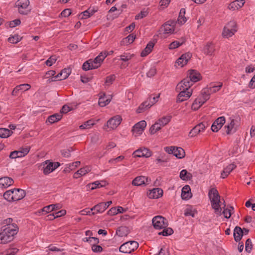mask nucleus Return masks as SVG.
<instances>
[{"label":"nucleus","instance_id":"8","mask_svg":"<svg viewBox=\"0 0 255 255\" xmlns=\"http://www.w3.org/2000/svg\"><path fill=\"white\" fill-rule=\"evenodd\" d=\"M236 23L234 21H230L227 25L224 27L222 35L224 37H229L234 34L237 31L236 29Z\"/></svg>","mask_w":255,"mask_h":255},{"label":"nucleus","instance_id":"3","mask_svg":"<svg viewBox=\"0 0 255 255\" xmlns=\"http://www.w3.org/2000/svg\"><path fill=\"white\" fill-rule=\"evenodd\" d=\"M171 119V116L163 117L159 119L150 128L149 131L151 134H154L156 131L160 130L161 127L165 126L168 124Z\"/></svg>","mask_w":255,"mask_h":255},{"label":"nucleus","instance_id":"58","mask_svg":"<svg viewBox=\"0 0 255 255\" xmlns=\"http://www.w3.org/2000/svg\"><path fill=\"white\" fill-rule=\"evenodd\" d=\"M200 99H195L192 105L191 108L193 110L196 111L198 110L201 106L202 105V104L199 101Z\"/></svg>","mask_w":255,"mask_h":255},{"label":"nucleus","instance_id":"38","mask_svg":"<svg viewBox=\"0 0 255 255\" xmlns=\"http://www.w3.org/2000/svg\"><path fill=\"white\" fill-rule=\"evenodd\" d=\"M59 209V206L58 204H51L48 206H46L43 207L39 213L40 212H45L46 213H48L50 212L53 211L54 210H58Z\"/></svg>","mask_w":255,"mask_h":255},{"label":"nucleus","instance_id":"44","mask_svg":"<svg viewBox=\"0 0 255 255\" xmlns=\"http://www.w3.org/2000/svg\"><path fill=\"white\" fill-rule=\"evenodd\" d=\"M234 126L235 121L234 120H232L229 124L225 126L224 128L226 129V132L227 134H230L232 132H235L236 131V129L234 128Z\"/></svg>","mask_w":255,"mask_h":255},{"label":"nucleus","instance_id":"37","mask_svg":"<svg viewBox=\"0 0 255 255\" xmlns=\"http://www.w3.org/2000/svg\"><path fill=\"white\" fill-rule=\"evenodd\" d=\"M97 68V66H94L92 62V59H89L85 62L82 65L83 70L88 71L91 69H95Z\"/></svg>","mask_w":255,"mask_h":255},{"label":"nucleus","instance_id":"21","mask_svg":"<svg viewBox=\"0 0 255 255\" xmlns=\"http://www.w3.org/2000/svg\"><path fill=\"white\" fill-rule=\"evenodd\" d=\"M13 183V180L10 177L5 176L0 178V188H7L12 185Z\"/></svg>","mask_w":255,"mask_h":255},{"label":"nucleus","instance_id":"19","mask_svg":"<svg viewBox=\"0 0 255 255\" xmlns=\"http://www.w3.org/2000/svg\"><path fill=\"white\" fill-rule=\"evenodd\" d=\"M203 52L207 55L211 56L214 54L215 51V45L212 42H207L202 49Z\"/></svg>","mask_w":255,"mask_h":255},{"label":"nucleus","instance_id":"2","mask_svg":"<svg viewBox=\"0 0 255 255\" xmlns=\"http://www.w3.org/2000/svg\"><path fill=\"white\" fill-rule=\"evenodd\" d=\"M208 195L212 207L215 210V213L221 215L222 208L220 203H221V201L218 191L216 189L213 188L209 190Z\"/></svg>","mask_w":255,"mask_h":255},{"label":"nucleus","instance_id":"28","mask_svg":"<svg viewBox=\"0 0 255 255\" xmlns=\"http://www.w3.org/2000/svg\"><path fill=\"white\" fill-rule=\"evenodd\" d=\"M208 90L203 89L201 91L200 95L196 98V99H200L199 101L202 105L210 99V96L208 93Z\"/></svg>","mask_w":255,"mask_h":255},{"label":"nucleus","instance_id":"24","mask_svg":"<svg viewBox=\"0 0 255 255\" xmlns=\"http://www.w3.org/2000/svg\"><path fill=\"white\" fill-rule=\"evenodd\" d=\"M244 3V0H236L230 3L228 8L232 11L236 10L241 8Z\"/></svg>","mask_w":255,"mask_h":255},{"label":"nucleus","instance_id":"42","mask_svg":"<svg viewBox=\"0 0 255 255\" xmlns=\"http://www.w3.org/2000/svg\"><path fill=\"white\" fill-rule=\"evenodd\" d=\"M185 38L182 37L180 41H174L169 45V49H174L182 45L185 42Z\"/></svg>","mask_w":255,"mask_h":255},{"label":"nucleus","instance_id":"45","mask_svg":"<svg viewBox=\"0 0 255 255\" xmlns=\"http://www.w3.org/2000/svg\"><path fill=\"white\" fill-rule=\"evenodd\" d=\"M13 132L7 128H0V138H7L12 134Z\"/></svg>","mask_w":255,"mask_h":255},{"label":"nucleus","instance_id":"60","mask_svg":"<svg viewBox=\"0 0 255 255\" xmlns=\"http://www.w3.org/2000/svg\"><path fill=\"white\" fill-rule=\"evenodd\" d=\"M72 151V148L63 149L61 151L62 155L64 157H69L71 155V152Z\"/></svg>","mask_w":255,"mask_h":255},{"label":"nucleus","instance_id":"36","mask_svg":"<svg viewBox=\"0 0 255 255\" xmlns=\"http://www.w3.org/2000/svg\"><path fill=\"white\" fill-rule=\"evenodd\" d=\"M49 160H46L45 161V164H43V173L45 175L48 174L54 170V168L53 167L52 162H49V163L47 164Z\"/></svg>","mask_w":255,"mask_h":255},{"label":"nucleus","instance_id":"63","mask_svg":"<svg viewBox=\"0 0 255 255\" xmlns=\"http://www.w3.org/2000/svg\"><path fill=\"white\" fill-rule=\"evenodd\" d=\"M21 23V21L19 19H16L12 21H9L8 22V26L10 27H14L17 25H19Z\"/></svg>","mask_w":255,"mask_h":255},{"label":"nucleus","instance_id":"12","mask_svg":"<svg viewBox=\"0 0 255 255\" xmlns=\"http://www.w3.org/2000/svg\"><path fill=\"white\" fill-rule=\"evenodd\" d=\"M150 179L144 176H139L135 177L132 181L134 186H142L148 185L150 182Z\"/></svg>","mask_w":255,"mask_h":255},{"label":"nucleus","instance_id":"17","mask_svg":"<svg viewBox=\"0 0 255 255\" xmlns=\"http://www.w3.org/2000/svg\"><path fill=\"white\" fill-rule=\"evenodd\" d=\"M188 74V76L187 78L188 79L189 81L191 82L192 84L194 83L198 82L201 79V76L200 73L196 70H190Z\"/></svg>","mask_w":255,"mask_h":255},{"label":"nucleus","instance_id":"53","mask_svg":"<svg viewBox=\"0 0 255 255\" xmlns=\"http://www.w3.org/2000/svg\"><path fill=\"white\" fill-rule=\"evenodd\" d=\"M163 230L162 232L158 233L159 235H162L163 236H167L171 235L173 233V231L171 228H163Z\"/></svg>","mask_w":255,"mask_h":255},{"label":"nucleus","instance_id":"52","mask_svg":"<svg viewBox=\"0 0 255 255\" xmlns=\"http://www.w3.org/2000/svg\"><path fill=\"white\" fill-rule=\"evenodd\" d=\"M21 38L22 37H20L18 35L15 34L14 35L11 36L10 37H9L8 38L7 40L9 42L14 44L17 43L19 41H20Z\"/></svg>","mask_w":255,"mask_h":255},{"label":"nucleus","instance_id":"5","mask_svg":"<svg viewBox=\"0 0 255 255\" xmlns=\"http://www.w3.org/2000/svg\"><path fill=\"white\" fill-rule=\"evenodd\" d=\"M29 5V0H18L15 2V6L18 8L19 13L23 15H26L30 11Z\"/></svg>","mask_w":255,"mask_h":255},{"label":"nucleus","instance_id":"55","mask_svg":"<svg viewBox=\"0 0 255 255\" xmlns=\"http://www.w3.org/2000/svg\"><path fill=\"white\" fill-rule=\"evenodd\" d=\"M253 249V245L252 243V241L250 239H248L247 240L245 243V250L247 252L250 253Z\"/></svg>","mask_w":255,"mask_h":255},{"label":"nucleus","instance_id":"34","mask_svg":"<svg viewBox=\"0 0 255 255\" xmlns=\"http://www.w3.org/2000/svg\"><path fill=\"white\" fill-rule=\"evenodd\" d=\"M222 83L221 82H219L217 84V85H211V86L210 87H206L204 88L206 90H208V93L209 94V95L212 93H216L217 91H219L221 88L222 87Z\"/></svg>","mask_w":255,"mask_h":255},{"label":"nucleus","instance_id":"62","mask_svg":"<svg viewBox=\"0 0 255 255\" xmlns=\"http://www.w3.org/2000/svg\"><path fill=\"white\" fill-rule=\"evenodd\" d=\"M56 61V59L55 56H51L45 62L46 65L51 66L53 64L55 63Z\"/></svg>","mask_w":255,"mask_h":255},{"label":"nucleus","instance_id":"35","mask_svg":"<svg viewBox=\"0 0 255 255\" xmlns=\"http://www.w3.org/2000/svg\"><path fill=\"white\" fill-rule=\"evenodd\" d=\"M80 164V162L78 161L67 164L63 170V172L64 173H69L71 171L74 170Z\"/></svg>","mask_w":255,"mask_h":255},{"label":"nucleus","instance_id":"9","mask_svg":"<svg viewBox=\"0 0 255 255\" xmlns=\"http://www.w3.org/2000/svg\"><path fill=\"white\" fill-rule=\"evenodd\" d=\"M152 151L146 147H141L135 151L132 154L134 157H149L152 155Z\"/></svg>","mask_w":255,"mask_h":255},{"label":"nucleus","instance_id":"43","mask_svg":"<svg viewBox=\"0 0 255 255\" xmlns=\"http://www.w3.org/2000/svg\"><path fill=\"white\" fill-rule=\"evenodd\" d=\"M151 107V105L150 103H148V101H146L143 102L140 106L138 107L137 109L136 110V112L137 113H141L143 112L146 110Z\"/></svg>","mask_w":255,"mask_h":255},{"label":"nucleus","instance_id":"48","mask_svg":"<svg viewBox=\"0 0 255 255\" xmlns=\"http://www.w3.org/2000/svg\"><path fill=\"white\" fill-rule=\"evenodd\" d=\"M197 214V211L196 209H193L191 206H189L187 208L184 212V215L185 216H190L192 217H194L196 214Z\"/></svg>","mask_w":255,"mask_h":255},{"label":"nucleus","instance_id":"61","mask_svg":"<svg viewBox=\"0 0 255 255\" xmlns=\"http://www.w3.org/2000/svg\"><path fill=\"white\" fill-rule=\"evenodd\" d=\"M89 10V9L84 11V12H83L81 13L82 14V18H83V19L87 18L90 17L91 15H93L95 12L94 10H92L91 12H90Z\"/></svg>","mask_w":255,"mask_h":255},{"label":"nucleus","instance_id":"51","mask_svg":"<svg viewBox=\"0 0 255 255\" xmlns=\"http://www.w3.org/2000/svg\"><path fill=\"white\" fill-rule=\"evenodd\" d=\"M13 191L12 190H9L6 191L3 194V198L9 202L13 201V199H11L13 196Z\"/></svg>","mask_w":255,"mask_h":255},{"label":"nucleus","instance_id":"20","mask_svg":"<svg viewBox=\"0 0 255 255\" xmlns=\"http://www.w3.org/2000/svg\"><path fill=\"white\" fill-rule=\"evenodd\" d=\"M12 191L13 195L12 196V198L13 199V201H18L23 199L26 195L25 191L21 189H14Z\"/></svg>","mask_w":255,"mask_h":255},{"label":"nucleus","instance_id":"1","mask_svg":"<svg viewBox=\"0 0 255 255\" xmlns=\"http://www.w3.org/2000/svg\"><path fill=\"white\" fill-rule=\"evenodd\" d=\"M17 225H10L7 228L2 227L0 232V244H7L14 239L18 232Z\"/></svg>","mask_w":255,"mask_h":255},{"label":"nucleus","instance_id":"59","mask_svg":"<svg viewBox=\"0 0 255 255\" xmlns=\"http://www.w3.org/2000/svg\"><path fill=\"white\" fill-rule=\"evenodd\" d=\"M90 171V167L88 166L85 167L84 168H81L79 170H78L80 176L85 175L86 174L88 173Z\"/></svg>","mask_w":255,"mask_h":255},{"label":"nucleus","instance_id":"31","mask_svg":"<svg viewBox=\"0 0 255 255\" xmlns=\"http://www.w3.org/2000/svg\"><path fill=\"white\" fill-rule=\"evenodd\" d=\"M181 197L183 199H189L191 197L190 187L189 185H185L182 189Z\"/></svg>","mask_w":255,"mask_h":255},{"label":"nucleus","instance_id":"4","mask_svg":"<svg viewBox=\"0 0 255 255\" xmlns=\"http://www.w3.org/2000/svg\"><path fill=\"white\" fill-rule=\"evenodd\" d=\"M138 243L134 241L127 242L119 248V251L125 254H130L138 247Z\"/></svg>","mask_w":255,"mask_h":255},{"label":"nucleus","instance_id":"23","mask_svg":"<svg viewBox=\"0 0 255 255\" xmlns=\"http://www.w3.org/2000/svg\"><path fill=\"white\" fill-rule=\"evenodd\" d=\"M31 88L30 85L28 84H22L16 86L11 92L12 96H15L17 95L19 91H25L29 90Z\"/></svg>","mask_w":255,"mask_h":255},{"label":"nucleus","instance_id":"30","mask_svg":"<svg viewBox=\"0 0 255 255\" xmlns=\"http://www.w3.org/2000/svg\"><path fill=\"white\" fill-rule=\"evenodd\" d=\"M155 45V43L152 41H149L145 48L140 53L141 57H145L149 54L152 50V49Z\"/></svg>","mask_w":255,"mask_h":255},{"label":"nucleus","instance_id":"39","mask_svg":"<svg viewBox=\"0 0 255 255\" xmlns=\"http://www.w3.org/2000/svg\"><path fill=\"white\" fill-rule=\"evenodd\" d=\"M129 233L128 228L126 226H121L118 228L116 234L119 237L127 236Z\"/></svg>","mask_w":255,"mask_h":255},{"label":"nucleus","instance_id":"33","mask_svg":"<svg viewBox=\"0 0 255 255\" xmlns=\"http://www.w3.org/2000/svg\"><path fill=\"white\" fill-rule=\"evenodd\" d=\"M110 98H107L105 93H100L98 104L100 107H103L107 105L111 101Z\"/></svg>","mask_w":255,"mask_h":255},{"label":"nucleus","instance_id":"29","mask_svg":"<svg viewBox=\"0 0 255 255\" xmlns=\"http://www.w3.org/2000/svg\"><path fill=\"white\" fill-rule=\"evenodd\" d=\"M107 55L105 52H101L100 54L97 56L94 60H92V62L94 66H97V68L101 66L102 62L107 57Z\"/></svg>","mask_w":255,"mask_h":255},{"label":"nucleus","instance_id":"6","mask_svg":"<svg viewBox=\"0 0 255 255\" xmlns=\"http://www.w3.org/2000/svg\"><path fill=\"white\" fill-rule=\"evenodd\" d=\"M153 227L157 230H160L167 227L168 224L167 220L161 216L154 217L152 220Z\"/></svg>","mask_w":255,"mask_h":255},{"label":"nucleus","instance_id":"10","mask_svg":"<svg viewBox=\"0 0 255 255\" xmlns=\"http://www.w3.org/2000/svg\"><path fill=\"white\" fill-rule=\"evenodd\" d=\"M146 126V123L145 121H141L134 125L132 127V131L134 135L138 136L141 134Z\"/></svg>","mask_w":255,"mask_h":255},{"label":"nucleus","instance_id":"16","mask_svg":"<svg viewBox=\"0 0 255 255\" xmlns=\"http://www.w3.org/2000/svg\"><path fill=\"white\" fill-rule=\"evenodd\" d=\"M177 97V102H182L188 99L192 95V90H180Z\"/></svg>","mask_w":255,"mask_h":255},{"label":"nucleus","instance_id":"41","mask_svg":"<svg viewBox=\"0 0 255 255\" xmlns=\"http://www.w3.org/2000/svg\"><path fill=\"white\" fill-rule=\"evenodd\" d=\"M180 178L182 180H190L192 178V175L191 173L188 172L186 169H183L180 173Z\"/></svg>","mask_w":255,"mask_h":255},{"label":"nucleus","instance_id":"15","mask_svg":"<svg viewBox=\"0 0 255 255\" xmlns=\"http://www.w3.org/2000/svg\"><path fill=\"white\" fill-rule=\"evenodd\" d=\"M175 22L168 21L165 23L161 27V30L165 34H172L174 31Z\"/></svg>","mask_w":255,"mask_h":255},{"label":"nucleus","instance_id":"57","mask_svg":"<svg viewBox=\"0 0 255 255\" xmlns=\"http://www.w3.org/2000/svg\"><path fill=\"white\" fill-rule=\"evenodd\" d=\"M13 219L11 218H8L5 220H4L2 223L3 225L2 227H4L7 228V227H9L10 225H17L15 223H13Z\"/></svg>","mask_w":255,"mask_h":255},{"label":"nucleus","instance_id":"49","mask_svg":"<svg viewBox=\"0 0 255 255\" xmlns=\"http://www.w3.org/2000/svg\"><path fill=\"white\" fill-rule=\"evenodd\" d=\"M224 210L221 212V214H223L225 218L229 219L232 215V211L234 210V208L232 206H230L229 208H223Z\"/></svg>","mask_w":255,"mask_h":255},{"label":"nucleus","instance_id":"64","mask_svg":"<svg viewBox=\"0 0 255 255\" xmlns=\"http://www.w3.org/2000/svg\"><path fill=\"white\" fill-rule=\"evenodd\" d=\"M148 14V12L146 10H142L138 14L135 15V19H138L143 18V17H145Z\"/></svg>","mask_w":255,"mask_h":255},{"label":"nucleus","instance_id":"46","mask_svg":"<svg viewBox=\"0 0 255 255\" xmlns=\"http://www.w3.org/2000/svg\"><path fill=\"white\" fill-rule=\"evenodd\" d=\"M185 9L181 8L178 16L177 21L180 24H184L186 21V18L185 17Z\"/></svg>","mask_w":255,"mask_h":255},{"label":"nucleus","instance_id":"56","mask_svg":"<svg viewBox=\"0 0 255 255\" xmlns=\"http://www.w3.org/2000/svg\"><path fill=\"white\" fill-rule=\"evenodd\" d=\"M116 76L115 75H111L106 77L105 84L106 85L109 86L112 84L115 80Z\"/></svg>","mask_w":255,"mask_h":255},{"label":"nucleus","instance_id":"47","mask_svg":"<svg viewBox=\"0 0 255 255\" xmlns=\"http://www.w3.org/2000/svg\"><path fill=\"white\" fill-rule=\"evenodd\" d=\"M135 38V35L133 34H129L121 41V44L128 45L133 42Z\"/></svg>","mask_w":255,"mask_h":255},{"label":"nucleus","instance_id":"32","mask_svg":"<svg viewBox=\"0 0 255 255\" xmlns=\"http://www.w3.org/2000/svg\"><path fill=\"white\" fill-rule=\"evenodd\" d=\"M236 165L234 164H230L225 168L221 173V177L222 178H225L228 176V175L232 172L235 168H236Z\"/></svg>","mask_w":255,"mask_h":255},{"label":"nucleus","instance_id":"26","mask_svg":"<svg viewBox=\"0 0 255 255\" xmlns=\"http://www.w3.org/2000/svg\"><path fill=\"white\" fill-rule=\"evenodd\" d=\"M105 205L104 204V202H101L93 207L91 208V211H94L92 212V215H95L98 213H102L106 210Z\"/></svg>","mask_w":255,"mask_h":255},{"label":"nucleus","instance_id":"25","mask_svg":"<svg viewBox=\"0 0 255 255\" xmlns=\"http://www.w3.org/2000/svg\"><path fill=\"white\" fill-rule=\"evenodd\" d=\"M162 194L163 190L160 188H157L150 190L148 196L151 199H157L162 196Z\"/></svg>","mask_w":255,"mask_h":255},{"label":"nucleus","instance_id":"54","mask_svg":"<svg viewBox=\"0 0 255 255\" xmlns=\"http://www.w3.org/2000/svg\"><path fill=\"white\" fill-rule=\"evenodd\" d=\"M63 77L59 79L60 81L66 79L71 73V69L69 68H64L61 70Z\"/></svg>","mask_w":255,"mask_h":255},{"label":"nucleus","instance_id":"11","mask_svg":"<svg viewBox=\"0 0 255 255\" xmlns=\"http://www.w3.org/2000/svg\"><path fill=\"white\" fill-rule=\"evenodd\" d=\"M122 121L121 116L117 115L109 120L107 123V126L111 129H115L121 124Z\"/></svg>","mask_w":255,"mask_h":255},{"label":"nucleus","instance_id":"7","mask_svg":"<svg viewBox=\"0 0 255 255\" xmlns=\"http://www.w3.org/2000/svg\"><path fill=\"white\" fill-rule=\"evenodd\" d=\"M164 150L169 154H172L178 158H182L185 155L184 149L180 147L166 146L164 147Z\"/></svg>","mask_w":255,"mask_h":255},{"label":"nucleus","instance_id":"18","mask_svg":"<svg viewBox=\"0 0 255 255\" xmlns=\"http://www.w3.org/2000/svg\"><path fill=\"white\" fill-rule=\"evenodd\" d=\"M205 128L206 125L203 123L198 124L191 130L189 133V136L191 137L195 136L201 131H203Z\"/></svg>","mask_w":255,"mask_h":255},{"label":"nucleus","instance_id":"14","mask_svg":"<svg viewBox=\"0 0 255 255\" xmlns=\"http://www.w3.org/2000/svg\"><path fill=\"white\" fill-rule=\"evenodd\" d=\"M225 123L224 117H220L217 118L213 123L211 126V129L213 132H217L223 127Z\"/></svg>","mask_w":255,"mask_h":255},{"label":"nucleus","instance_id":"22","mask_svg":"<svg viewBox=\"0 0 255 255\" xmlns=\"http://www.w3.org/2000/svg\"><path fill=\"white\" fill-rule=\"evenodd\" d=\"M191 56L192 55L190 53H185L177 60L176 63L182 67L187 63Z\"/></svg>","mask_w":255,"mask_h":255},{"label":"nucleus","instance_id":"27","mask_svg":"<svg viewBox=\"0 0 255 255\" xmlns=\"http://www.w3.org/2000/svg\"><path fill=\"white\" fill-rule=\"evenodd\" d=\"M243 230L241 227L236 226L235 228L234 231V238L236 242H240L243 236Z\"/></svg>","mask_w":255,"mask_h":255},{"label":"nucleus","instance_id":"40","mask_svg":"<svg viewBox=\"0 0 255 255\" xmlns=\"http://www.w3.org/2000/svg\"><path fill=\"white\" fill-rule=\"evenodd\" d=\"M62 117V115L61 114H55L49 116L46 120V122H48L50 124H53L60 120Z\"/></svg>","mask_w":255,"mask_h":255},{"label":"nucleus","instance_id":"13","mask_svg":"<svg viewBox=\"0 0 255 255\" xmlns=\"http://www.w3.org/2000/svg\"><path fill=\"white\" fill-rule=\"evenodd\" d=\"M192 86V83L191 81H189L188 79L186 77L179 82L176 87L177 92H179L180 90H190V88Z\"/></svg>","mask_w":255,"mask_h":255},{"label":"nucleus","instance_id":"50","mask_svg":"<svg viewBox=\"0 0 255 255\" xmlns=\"http://www.w3.org/2000/svg\"><path fill=\"white\" fill-rule=\"evenodd\" d=\"M95 124L94 122L92 120H90L85 122L83 124L80 126L79 128L80 129H88Z\"/></svg>","mask_w":255,"mask_h":255}]
</instances>
